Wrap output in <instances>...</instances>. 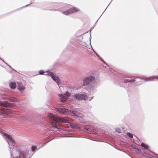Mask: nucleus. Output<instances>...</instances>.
Masks as SVG:
<instances>
[{
  "label": "nucleus",
  "instance_id": "nucleus-9",
  "mask_svg": "<svg viewBox=\"0 0 158 158\" xmlns=\"http://www.w3.org/2000/svg\"><path fill=\"white\" fill-rule=\"evenodd\" d=\"M58 110L60 113H62L64 114H66L69 115V114H68V112L69 111H71L70 110L68 111L67 109L64 108H59Z\"/></svg>",
  "mask_w": 158,
  "mask_h": 158
},
{
  "label": "nucleus",
  "instance_id": "nucleus-12",
  "mask_svg": "<svg viewBox=\"0 0 158 158\" xmlns=\"http://www.w3.org/2000/svg\"><path fill=\"white\" fill-rule=\"evenodd\" d=\"M9 85L10 88L12 89H15L16 87V85L15 82H10Z\"/></svg>",
  "mask_w": 158,
  "mask_h": 158
},
{
  "label": "nucleus",
  "instance_id": "nucleus-1",
  "mask_svg": "<svg viewBox=\"0 0 158 158\" xmlns=\"http://www.w3.org/2000/svg\"><path fill=\"white\" fill-rule=\"evenodd\" d=\"M46 73H44V75H48L50 76L52 79L55 81L59 86V84L60 83V81L59 78L57 76H56L55 74L52 72L49 71H45Z\"/></svg>",
  "mask_w": 158,
  "mask_h": 158
},
{
  "label": "nucleus",
  "instance_id": "nucleus-4",
  "mask_svg": "<svg viewBox=\"0 0 158 158\" xmlns=\"http://www.w3.org/2000/svg\"><path fill=\"white\" fill-rule=\"evenodd\" d=\"M78 11H79L78 8H77L75 7H73L69 9L63 11L62 12V13L64 15H67L73 13Z\"/></svg>",
  "mask_w": 158,
  "mask_h": 158
},
{
  "label": "nucleus",
  "instance_id": "nucleus-23",
  "mask_svg": "<svg viewBox=\"0 0 158 158\" xmlns=\"http://www.w3.org/2000/svg\"><path fill=\"white\" fill-rule=\"evenodd\" d=\"M36 147L35 146H32L31 147V149L33 151L35 150L36 149Z\"/></svg>",
  "mask_w": 158,
  "mask_h": 158
},
{
  "label": "nucleus",
  "instance_id": "nucleus-5",
  "mask_svg": "<svg viewBox=\"0 0 158 158\" xmlns=\"http://www.w3.org/2000/svg\"><path fill=\"white\" fill-rule=\"evenodd\" d=\"M68 114L71 115H75L78 117L82 118L84 116L82 114L80 113L77 110H74L73 111H69L68 112Z\"/></svg>",
  "mask_w": 158,
  "mask_h": 158
},
{
  "label": "nucleus",
  "instance_id": "nucleus-15",
  "mask_svg": "<svg viewBox=\"0 0 158 158\" xmlns=\"http://www.w3.org/2000/svg\"><path fill=\"white\" fill-rule=\"evenodd\" d=\"M89 83V81H88L87 78L86 77L83 80V84L85 86L88 85Z\"/></svg>",
  "mask_w": 158,
  "mask_h": 158
},
{
  "label": "nucleus",
  "instance_id": "nucleus-22",
  "mask_svg": "<svg viewBox=\"0 0 158 158\" xmlns=\"http://www.w3.org/2000/svg\"><path fill=\"white\" fill-rule=\"evenodd\" d=\"M115 131H116L118 132L119 133H120L121 132L120 129L118 128H116Z\"/></svg>",
  "mask_w": 158,
  "mask_h": 158
},
{
  "label": "nucleus",
  "instance_id": "nucleus-8",
  "mask_svg": "<svg viewBox=\"0 0 158 158\" xmlns=\"http://www.w3.org/2000/svg\"><path fill=\"white\" fill-rule=\"evenodd\" d=\"M17 88L20 92H23L25 89V86L21 82L18 83Z\"/></svg>",
  "mask_w": 158,
  "mask_h": 158
},
{
  "label": "nucleus",
  "instance_id": "nucleus-14",
  "mask_svg": "<svg viewBox=\"0 0 158 158\" xmlns=\"http://www.w3.org/2000/svg\"><path fill=\"white\" fill-rule=\"evenodd\" d=\"M14 158H25L24 155L23 153H20L16 157H14Z\"/></svg>",
  "mask_w": 158,
  "mask_h": 158
},
{
  "label": "nucleus",
  "instance_id": "nucleus-7",
  "mask_svg": "<svg viewBox=\"0 0 158 158\" xmlns=\"http://www.w3.org/2000/svg\"><path fill=\"white\" fill-rule=\"evenodd\" d=\"M54 121H56L58 122H64V123H67L69 121L68 120L65 119L64 118L59 117H56L55 118Z\"/></svg>",
  "mask_w": 158,
  "mask_h": 158
},
{
  "label": "nucleus",
  "instance_id": "nucleus-18",
  "mask_svg": "<svg viewBox=\"0 0 158 158\" xmlns=\"http://www.w3.org/2000/svg\"><path fill=\"white\" fill-rule=\"evenodd\" d=\"M141 146L143 148H144L146 149L148 148V146L145 143H142L141 144Z\"/></svg>",
  "mask_w": 158,
  "mask_h": 158
},
{
  "label": "nucleus",
  "instance_id": "nucleus-11",
  "mask_svg": "<svg viewBox=\"0 0 158 158\" xmlns=\"http://www.w3.org/2000/svg\"><path fill=\"white\" fill-rule=\"evenodd\" d=\"M86 77L89 82L94 81L95 79V77L94 76H90Z\"/></svg>",
  "mask_w": 158,
  "mask_h": 158
},
{
  "label": "nucleus",
  "instance_id": "nucleus-19",
  "mask_svg": "<svg viewBox=\"0 0 158 158\" xmlns=\"http://www.w3.org/2000/svg\"><path fill=\"white\" fill-rule=\"evenodd\" d=\"M39 74L40 75H44V73H46V72L43 70H40L39 71Z\"/></svg>",
  "mask_w": 158,
  "mask_h": 158
},
{
  "label": "nucleus",
  "instance_id": "nucleus-2",
  "mask_svg": "<svg viewBox=\"0 0 158 158\" xmlns=\"http://www.w3.org/2000/svg\"><path fill=\"white\" fill-rule=\"evenodd\" d=\"M70 95L71 94L69 92H66L63 94H58V96L60 101L64 102L67 100L68 97H69Z\"/></svg>",
  "mask_w": 158,
  "mask_h": 158
},
{
  "label": "nucleus",
  "instance_id": "nucleus-16",
  "mask_svg": "<svg viewBox=\"0 0 158 158\" xmlns=\"http://www.w3.org/2000/svg\"><path fill=\"white\" fill-rule=\"evenodd\" d=\"M9 103L6 102H2V104H0V106H7L9 105Z\"/></svg>",
  "mask_w": 158,
  "mask_h": 158
},
{
  "label": "nucleus",
  "instance_id": "nucleus-25",
  "mask_svg": "<svg viewBox=\"0 0 158 158\" xmlns=\"http://www.w3.org/2000/svg\"><path fill=\"white\" fill-rule=\"evenodd\" d=\"M135 79H133V80H129V82H133L135 81Z\"/></svg>",
  "mask_w": 158,
  "mask_h": 158
},
{
  "label": "nucleus",
  "instance_id": "nucleus-27",
  "mask_svg": "<svg viewBox=\"0 0 158 158\" xmlns=\"http://www.w3.org/2000/svg\"><path fill=\"white\" fill-rule=\"evenodd\" d=\"M93 98V97H91V98L90 99H89V100L90 101V100H91Z\"/></svg>",
  "mask_w": 158,
  "mask_h": 158
},
{
  "label": "nucleus",
  "instance_id": "nucleus-20",
  "mask_svg": "<svg viewBox=\"0 0 158 158\" xmlns=\"http://www.w3.org/2000/svg\"><path fill=\"white\" fill-rule=\"evenodd\" d=\"M132 147L134 148V149H137V150L138 151H139V149L137 146L136 145H132Z\"/></svg>",
  "mask_w": 158,
  "mask_h": 158
},
{
  "label": "nucleus",
  "instance_id": "nucleus-28",
  "mask_svg": "<svg viewBox=\"0 0 158 158\" xmlns=\"http://www.w3.org/2000/svg\"><path fill=\"white\" fill-rule=\"evenodd\" d=\"M93 51L94 52V53H96V54L97 55L96 53L95 52V51H94V50H93Z\"/></svg>",
  "mask_w": 158,
  "mask_h": 158
},
{
  "label": "nucleus",
  "instance_id": "nucleus-21",
  "mask_svg": "<svg viewBox=\"0 0 158 158\" xmlns=\"http://www.w3.org/2000/svg\"><path fill=\"white\" fill-rule=\"evenodd\" d=\"M127 135L130 138H132L133 137V135L130 133H127Z\"/></svg>",
  "mask_w": 158,
  "mask_h": 158
},
{
  "label": "nucleus",
  "instance_id": "nucleus-24",
  "mask_svg": "<svg viewBox=\"0 0 158 158\" xmlns=\"http://www.w3.org/2000/svg\"><path fill=\"white\" fill-rule=\"evenodd\" d=\"M6 113H8V114H9V113H12V111H11L10 110H7L6 111Z\"/></svg>",
  "mask_w": 158,
  "mask_h": 158
},
{
  "label": "nucleus",
  "instance_id": "nucleus-29",
  "mask_svg": "<svg viewBox=\"0 0 158 158\" xmlns=\"http://www.w3.org/2000/svg\"><path fill=\"white\" fill-rule=\"evenodd\" d=\"M0 59L1 60H2V59H1L0 57Z\"/></svg>",
  "mask_w": 158,
  "mask_h": 158
},
{
  "label": "nucleus",
  "instance_id": "nucleus-3",
  "mask_svg": "<svg viewBox=\"0 0 158 158\" xmlns=\"http://www.w3.org/2000/svg\"><path fill=\"white\" fill-rule=\"evenodd\" d=\"M74 97L78 100H86L88 99V97L85 94H76L74 95Z\"/></svg>",
  "mask_w": 158,
  "mask_h": 158
},
{
  "label": "nucleus",
  "instance_id": "nucleus-10",
  "mask_svg": "<svg viewBox=\"0 0 158 158\" xmlns=\"http://www.w3.org/2000/svg\"><path fill=\"white\" fill-rule=\"evenodd\" d=\"M3 136L7 138L10 142H12L13 143H15V141L14 139L8 134L4 133L3 135Z\"/></svg>",
  "mask_w": 158,
  "mask_h": 158
},
{
  "label": "nucleus",
  "instance_id": "nucleus-6",
  "mask_svg": "<svg viewBox=\"0 0 158 158\" xmlns=\"http://www.w3.org/2000/svg\"><path fill=\"white\" fill-rule=\"evenodd\" d=\"M136 78H139L141 79L142 80V81H152L155 79H158V76H153L149 77L147 78H141L139 77H136Z\"/></svg>",
  "mask_w": 158,
  "mask_h": 158
},
{
  "label": "nucleus",
  "instance_id": "nucleus-13",
  "mask_svg": "<svg viewBox=\"0 0 158 158\" xmlns=\"http://www.w3.org/2000/svg\"><path fill=\"white\" fill-rule=\"evenodd\" d=\"M48 116L50 119L53 121H54V119H55V117L51 113H48Z\"/></svg>",
  "mask_w": 158,
  "mask_h": 158
},
{
  "label": "nucleus",
  "instance_id": "nucleus-17",
  "mask_svg": "<svg viewBox=\"0 0 158 158\" xmlns=\"http://www.w3.org/2000/svg\"><path fill=\"white\" fill-rule=\"evenodd\" d=\"M88 44H90L91 46V40H87V42H85V43L83 44L84 46H88Z\"/></svg>",
  "mask_w": 158,
  "mask_h": 158
},
{
  "label": "nucleus",
  "instance_id": "nucleus-26",
  "mask_svg": "<svg viewBox=\"0 0 158 158\" xmlns=\"http://www.w3.org/2000/svg\"><path fill=\"white\" fill-rule=\"evenodd\" d=\"M2 60V61H3L4 62H5V64H6V65H8V66H9V67L10 68H11V69H12L11 68V67H10V66L9 65H8V64H7L6 63V62H5L3 60Z\"/></svg>",
  "mask_w": 158,
  "mask_h": 158
}]
</instances>
